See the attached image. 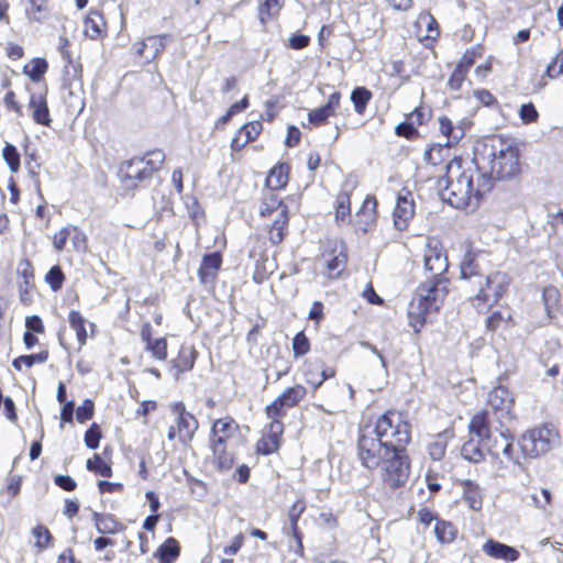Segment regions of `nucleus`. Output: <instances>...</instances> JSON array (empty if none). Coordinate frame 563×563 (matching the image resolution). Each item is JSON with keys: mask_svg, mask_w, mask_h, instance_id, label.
I'll list each match as a JSON object with an SVG mask.
<instances>
[{"mask_svg": "<svg viewBox=\"0 0 563 563\" xmlns=\"http://www.w3.org/2000/svg\"><path fill=\"white\" fill-rule=\"evenodd\" d=\"M410 442V427L396 411L380 416L375 426L361 430L357 457L369 470H379L385 485L396 488L405 485L410 474V463L405 452Z\"/></svg>", "mask_w": 563, "mask_h": 563, "instance_id": "1", "label": "nucleus"}, {"mask_svg": "<svg viewBox=\"0 0 563 563\" xmlns=\"http://www.w3.org/2000/svg\"><path fill=\"white\" fill-rule=\"evenodd\" d=\"M442 199L456 209L474 210L484 194L492 188V181L474 164V158L465 165L461 159H452L446 166V178L439 180Z\"/></svg>", "mask_w": 563, "mask_h": 563, "instance_id": "2", "label": "nucleus"}, {"mask_svg": "<svg viewBox=\"0 0 563 563\" xmlns=\"http://www.w3.org/2000/svg\"><path fill=\"white\" fill-rule=\"evenodd\" d=\"M474 164L490 181L510 179L520 173L519 150L512 140L495 135L476 145Z\"/></svg>", "mask_w": 563, "mask_h": 563, "instance_id": "3", "label": "nucleus"}, {"mask_svg": "<svg viewBox=\"0 0 563 563\" xmlns=\"http://www.w3.org/2000/svg\"><path fill=\"white\" fill-rule=\"evenodd\" d=\"M460 273L461 278L467 282L471 301L478 310L495 306L506 294L510 282L508 275L499 271L483 275L476 263V254L472 251L465 252Z\"/></svg>", "mask_w": 563, "mask_h": 563, "instance_id": "4", "label": "nucleus"}, {"mask_svg": "<svg viewBox=\"0 0 563 563\" xmlns=\"http://www.w3.org/2000/svg\"><path fill=\"white\" fill-rule=\"evenodd\" d=\"M448 278H427L417 288L408 307L409 324L415 332H419L427 321V316L432 311H437L443 303L448 295Z\"/></svg>", "mask_w": 563, "mask_h": 563, "instance_id": "5", "label": "nucleus"}, {"mask_svg": "<svg viewBox=\"0 0 563 563\" xmlns=\"http://www.w3.org/2000/svg\"><path fill=\"white\" fill-rule=\"evenodd\" d=\"M518 443L523 456L538 457L560 444V434L554 427L544 424L527 430Z\"/></svg>", "mask_w": 563, "mask_h": 563, "instance_id": "6", "label": "nucleus"}, {"mask_svg": "<svg viewBox=\"0 0 563 563\" xmlns=\"http://www.w3.org/2000/svg\"><path fill=\"white\" fill-rule=\"evenodd\" d=\"M260 214L262 217H269L276 214L273 224L269 229V240L274 243H280L284 239L285 231L288 224V208L275 194H269L260 207Z\"/></svg>", "mask_w": 563, "mask_h": 563, "instance_id": "7", "label": "nucleus"}, {"mask_svg": "<svg viewBox=\"0 0 563 563\" xmlns=\"http://www.w3.org/2000/svg\"><path fill=\"white\" fill-rule=\"evenodd\" d=\"M485 449L492 457V465L496 474L505 470L508 463L520 464L512 442L504 433L494 437L492 442L485 445Z\"/></svg>", "mask_w": 563, "mask_h": 563, "instance_id": "8", "label": "nucleus"}, {"mask_svg": "<svg viewBox=\"0 0 563 563\" xmlns=\"http://www.w3.org/2000/svg\"><path fill=\"white\" fill-rule=\"evenodd\" d=\"M423 263L427 278H446L444 274L449 267L448 256L443 246L438 241H428L423 254Z\"/></svg>", "mask_w": 563, "mask_h": 563, "instance_id": "9", "label": "nucleus"}, {"mask_svg": "<svg viewBox=\"0 0 563 563\" xmlns=\"http://www.w3.org/2000/svg\"><path fill=\"white\" fill-rule=\"evenodd\" d=\"M172 410L176 416V419L175 426H172L168 430V440L178 438L181 443L189 442L198 429L197 419L186 411L185 406L181 402L175 404Z\"/></svg>", "mask_w": 563, "mask_h": 563, "instance_id": "10", "label": "nucleus"}, {"mask_svg": "<svg viewBox=\"0 0 563 563\" xmlns=\"http://www.w3.org/2000/svg\"><path fill=\"white\" fill-rule=\"evenodd\" d=\"M307 389L302 385H295L286 388L271 405L266 407V415L269 419L285 415L287 408L295 407L306 396Z\"/></svg>", "mask_w": 563, "mask_h": 563, "instance_id": "11", "label": "nucleus"}, {"mask_svg": "<svg viewBox=\"0 0 563 563\" xmlns=\"http://www.w3.org/2000/svg\"><path fill=\"white\" fill-rule=\"evenodd\" d=\"M394 225L399 231H405L415 216L413 196L408 190L398 194L396 206L393 212Z\"/></svg>", "mask_w": 563, "mask_h": 563, "instance_id": "12", "label": "nucleus"}, {"mask_svg": "<svg viewBox=\"0 0 563 563\" xmlns=\"http://www.w3.org/2000/svg\"><path fill=\"white\" fill-rule=\"evenodd\" d=\"M335 375V369L327 366L322 360H313L305 363L303 377L308 385L317 390L324 380L332 378Z\"/></svg>", "mask_w": 563, "mask_h": 563, "instance_id": "13", "label": "nucleus"}, {"mask_svg": "<svg viewBox=\"0 0 563 563\" xmlns=\"http://www.w3.org/2000/svg\"><path fill=\"white\" fill-rule=\"evenodd\" d=\"M283 431V423L273 418L262 439L257 442V451L265 455L276 452L280 445Z\"/></svg>", "mask_w": 563, "mask_h": 563, "instance_id": "14", "label": "nucleus"}, {"mask_svg": "<svg viewBox=\"0 0 563 563\" xmlns=\"http://www.w3.org/2000/svg\"><path fill=\"white\" fill-rule=\"evenodd\" d=\"M167 35H150L134 44L136 53L147 63L154 60L166 47Z\"/></svg>", "mask_w": 563, "mask_h": 563, "instance_id": "15", "label": "nucleus"}, {"mask_svg": "<svg viewBox=\"0 0 563 563\" xmlns=\"http://www.w3.org/2000/svg\"><path fill=\"white\" fill-rule=\"evenodd\" d=\"M482 551L487 556L506 563L515 562L520 556L517 549L494 539H487L482 545Z\"/></svg>", "mask_w": 563, "mask_h": 563, "instance_id": "16", "label": "nucleus"}, {"mask_svg": "<svg viewBox=\"0 0 563 563\" xmlns=\"http://www.w3.org/2000/svg\"><path fill=\"white\" fill-rule=\"evenodd\" d=\"M377 201L374 197H366L362 207L356 212L354 227L362 232L371 230L376 221Z\"/></svg>", "mask_w": 563, "mask_h": 563, "instance_id": "17", "label": "nucleus"}, {"mask_svg": "<svg viewBox=\"0 0 563 563\" xmlns=\"http://www.w3.org/2000/svg\"><path fill=\"white\" fill-rule=\"evenodd\" d=\"M514 396L508 390V388L504 386H497L490 390L488 394V404L495 410L499 411L503 415H509L514 407Z\"/></svg>", "mask_w": 563, "mask_h": 563, "instance_id": "18", "label": "nucleus"}, {"mask_svg": "<svg viewBox=\"0 0 563 563\" xmlns=\"http://www.w3.org/2000/svg\"><path fill=\"white\" fill-rule=\"evenodd\" d=\"M470 437L485 441V445L492 442L488 412L483 410L473 416L468 423Z\"/></svg>", "mask_w": 563, "mask_h": 563, "instance_id": "19", "label": "nucleus"}, {"mask_svg": "<svg viewBox=\"0 0 563 563\" xmlns=\"http://www.w3.org/2000/svg\"><path fill=\"white\" fill-rule=\"evenodd\" d=\"M323 262L327 266L329 277H336L345 267L346 255L343 251L342 243H335L331 252H325L322 255Z\"/></svg>", "mask_w": 563, "mask_h": 563, "instance_id": "20", "label": "nucleus"}, {"mask_svg": "<svg viewBox=\"0 0 563 563\" xmlns=\"http://www.w3.org/2000/svg\"><path fill=\"white\" fill-rule=\"evenodd\" d=\"M222 257L220 253L213 252L203 256L198 272L199 279L202 284L211 283L216 279L221 267Z\"/></svg>", "mask_w": 563, "mask_h": 563, "instance_id": "21", "label": "nucleus"}, {"mask_svg": "<svg viewBox=\"0 0 563 563\" xmlns=\"http://www.w3.org/2000/svg\"><path fill=\"white\" fill-rule=\"evenodd\" d=\"M263 124L261 121H252L244 124L233 137L231 147L233 151H240L251 141H254L262 132Z\"/></svg>", "mask_w": 563, "mask_h": 563, "instance_id": "22", "label": "nucleus"}, {"mask_svg": "<svg viewBox=\"0 0 563 563\" xmlns=\"http://www.w3.org/2000/svg\"><path fill=\"white\" fill-rule=\"evenodd\" d=\"M29 109L31 110L33 120L37 124L49 126L52 120H51L49 110H48L45 95H43V93L31 95L30 102H29Z\"/></svg>", "mask_w": 563, "mask_h": 563, "instance_id": "23", "label": "nucleus"}, {"mask_svg": "<svg viewBox=\"0 0 563 563\" xmlns=\"http://www.w3.org/2000/svg\"><path fill=\"white\" fill-rule=\"evenodd\" d=\"M196 361V351L191 345H181L178 356L172 362L173 375L176 379L184 372L190 371Z\"/></svg>", "mask_w": 563, "mask_h": 563, "instance_id": "24", "label": "nucleus"}, {"mask_svg": "<svg viewBox=\"0 0 563 563\" xmlns=\"http://www.w3.org/2000/svg\"><path fill=\"white\" fill-rule=\"evenodd\" d=\"M238 430V424L230 418H221L213 422L211 429V442L228 443L231 437Z\"/></svg>", "mask_w": 563, "mask_h": 563, "instance_id": "25", "label": "nucleus"}, {"mask_svg": "<svg viewBox=\"0 0 563 563\" xmlns=\"http://www.w3.org/2000/svg\"><path fill=\"white\" fill-rule=\"evenodd\" d=\"M334 210H335V222L339 225L347 224L352 222V216H351V192L343 190L341 191L335 200L334 203Z\"/></svg>", "mask_w": 563, "mask_h": 563, "instance_id": "26", "label": "nucleus"}, {"mask_svg": "<svg viewBox=\"0 0 563 563\" xmlns=\"http://www.w3.org/2000/svg\"><path fill=\"white\" fill-rule=\"evenodd\" d=\"M439 124L441 133L449 139L448 144L459 142L465 134V121L453 123L448 117H441Z\"/></svg>", "mask_w": 563, "mask_h": 563, "instance_id": "27", "label": "nucleus"}, {"mask_svg": "<svg viewBox=\"0 0 563 563\" xmlns=\"http://www.w3.org/2000/svg\"><path fill=\"white\" fill-rule=\"evenodd\" d=\"M484 450H486L485 441L470 437V440L463 444L461 454L470 462L479 463L485 459Z\"/></svg>", "mask_w": 563, "mask_h": 563, "instance_id": "28", "label": "nucleus"}, {"mask_svg": "<svg viewBox=\"0 0 563 563\" xmlns=\"http://www.w3.org/2000/svg\"><path fill=\"white\" fill-rule=\"evenodd\" d=\"M214 463L221 470H230L234 463L233 454L228 451V443L211 442Z\"/></svg>", "mask_w": 563, "mask_h": 563, "instance_id": "29", "label": "nucleus"}, {"mask_svg": "<svg viewBox=\"0 0 563 563\" xmlns=\"http://www.w3.org/2000/svg\"><path fill=\"white\" fill-rule=\"evenodd\" d=\"M463 494L468 506L473 510H479L483 504L482 488L474 481L463 482Z\"/></svg>", "mask_w": 563, "mask_h": 563, "instance_id": "30", "label": "nucleus"}, {"mask_svg": "<svg viewBox=\"0 0 563 563\" xmlns=\"http://www.w3.org/2000/svg\"><path fill=\"white\" fill-rule=\"evenodd\" d=\"M84 26V32L87 36L97 38L102 35L106 22L100 13L92 11L85 19Z\"/></svg>", "mask_w": 563, "mask_h": 563, "instance_id": "31", "label": "nucleus"}, {"mask_svg": "<svg viewBox=\"0 0 563 563\" xmlns=\"http://www.w3.org/2000/svg\"><path fill=\"white\" fill-rule=\"evenodd\" d=\"M288 173L289 167L285 164H279L271 169L267 178L266 184L267 186L273 189L277 190L283 187H285L288 183Z\"/></svg>", "mask_w": 563, "mask_h": 563, "instance_id": "32", "label": "nucleus"}, {"mask_svg": "<svg viewBox=\"0 0 563 563\" xmlns=\"http://www.w3.org/2000/svg\"><path fill=\"white\" fill-rule=\"evenodd\" d=\"M26 15L35 22H43L48 18V5L46 0H26Z\"/></svg>", "mask_w": 563, "mask_h": 563, "instance_id": "33", "label": "nucleus"}, {"mask_svg": "<svg viewBox=\"0 0 563 563\" xmlns=\"http://www.w3.org/2000/svg\"><path fill=\"white\" fill-rule=\"evenodd\" d=\"M96 529L102 534H114L120 530V523L111 515L93 512Z\"/></svg>", "mask_w": 563, "mask_h": 563, "instance_id": "34", "label": "nucleus"}, {"mask_svg": "<svg viewBox=\"0 0 563 563\" xmlns=\"http://www.w3.org/2000/svg\"><path fill=\"white\" fill-rule=\"evenodd\" d=\"M68 321L70 327L76 332L79 346H84L88 338V332L86 329V319L81 316L80 312L71 310L68 316Z\"/></svg>", "mask_w": 563, "mask_h": 563, "instance_id": "35", "label": "nucleus"}, {"mask_svg": "<svg viewBox=\"0 0 563 563\" xmlns=\"http://www.w3.org/2000/svg\"><path fill=\"white\" fill-rule=\"evenodd\" d=\"M433 532L439 542L451 543L455 539L457 530L449 521L437 520Z\"/></svg>", "mask_w": 563, "mask_h": 563, "instance_id": "36", "label": "nucleus"}, {"mask_svg": "<svg viewBox=\"0 0 563 563\" xmlns=\"http://www.w3.org/2000/svg\"><path fill=\"white\" fill-rule=\"evenodd\" d=\"M139 159L142 161V166H144L145 170L151 176L152 173L162 167L165 161V154L161 150H154L147 152L144 156L139 157Z\"/></svg>", "mask_w": 563, "mask_h": 563, "instance_id": "37", "label": "nucleus"}, {"mask_svg": "<svg viewBox=\"0 0 563 563\" xmlns=\"http://www.w3.org/2000/svg\"><path fill=\"white\" fill-rule=\"evenodd\" d=\"M122 176L128 179L144 180L150 177L148 173L142 166V161L133 158L121 169Z\"/></svg>", "mask_w": 563, "mask_h": 563, "instance_id": "38", "label": "nucleus"}, {"mask_svg": "<svg viewBox=\"0 0 563 563\" xmlns=\"http://www.w3.org/2000/svg\"><path fill=\"white\" fill-rule=\"evenodd\" d=\"M448 435L446 433L437 434L428 444V453L433 461H440L446 450Z\"/></svg>", "mask_w": 563, "mask_h": 563, "instance_id": "39", "label": "nucleus"}, {"mask_svg": "<svg viewBox=\"0 0 563 563\" xmlns=\"http://www.w3.org/2000/svg\"><path fill=\"white\" fill-rule=\"evenodd\" d=\"M47 358H48V352L47 351H42V352L36 353V354L22 355V356H19L16 358H14L13 362H12V366L16 371H21L23 366L30 368L34 364H43V363H45L47 361Z\"/></svg>", "mask_w": 563, "mask_h": 563, "instance_id": "40", "label": "nucleus"}, {"mask_svg": "<svg viewBox=\"0 0 563 563\" xmlns=\"http://www.w3.org/2000/svg\"><path fill=\"white\" fill-rule=\"evenodd\" d=\"M371 98L372 92L368 89L364 87L355 88L351 93V101L353 102L354 110L358 114H363Z\"/></svg>", "mask_w": 563, "mask_h": 563, "instance_id": "41", "label": "nucleus"}, {"mask_svg": "<svg viewBox=\"0 0 563 563\" xmlns=\"http://www.w3.org/2000/svg\"><path fill=\"white\" fill-rule=\"evenodd\" d=\"M179 554V547L175 539H167L159 548V562L172 563Z\"/></svg>", "mask_w": 563, "mask_h": 563, "instance_id": "42", "label": "nucleus"}, {"mask_svg": "<svg viewBox=\"0 0 563 563\" xmlns=\"http://www.w3.org/2000/svg\"><path fill=\"white\" fill-rule=\"evenodd\" d=\"M183 199L189 218L198 225L200 221L203 220V211L200 208L198 199L191 195H186Z\"/></svg>", "mask_w": 563, "mask_h": 563, "instance_id": "43", "label": "nucleus"}, {"mask_svg": "<svg viewBox=\"0 0 563 563\" xmlns=\"http://www.w3.org/2000/svg\"><path fill=\"white\" fill-rule=\"evenodd\" d=\"M284 0H262L260 4V19L261 22L264 24L267 19L276 15L282 5Z\"/></svg>", "mask_w": 563, "mask_h": 563, "instance_id": "44", "label": "nucleus"}, {"mask_svg": "<svg viewBox=\"0 0 563 563\" xmlns=\"http://www.w3.org/2000/svg\"><path fill=\"white\" fill-rule=\"evenodd\" d=\"M2 156L12 173L20 168V154L14 145L7 143L2 150Z\"/></svg>", "mask_w": 563, "mask_h": 563, "instance_id": "45", "label": "nucleus"}, {"mask_svg": "<svg viewBox=\"0 0 563 563\" xmlns=\"http://www.w3.org/2000/svg\"><path fill=\"white\" fill-rule=\"evenodd\" d=\"M87 468L102 477H110L112 470L99 455H95L92 459L87 461Z\"/></svg>", "mask_w": 563, "mask_h": 563, "instance_id": "46", "label": "nucleus"}, {"mask_svg": "<svg viewBox=\"0 0 563 563\" xmlns=\"http://www.w3.org/2000/svg\"><path fill=\"white\" fill-rule=\"evenodd\" d=\"M32 536L35 539V547L38 550H44L49 545L52 541V534L49 530L44 526H36L32 529Z\"/></svg>", "mask_w": 563, "mask_h": 563, "instance_id": "47", "label": "nucleus"}, {"mask_svg": "<svg viewBox=\"0 0 563 563\" xmlns=\"http://www.w3.org/2000/svg\"><path fill=\"white\" fill-rule=\"evenodd\" d=\"M542 299L544 302L545 311L551 317L552 310L558 306L560 292L554 286H549L543 289Z\"/></svg>", "mask_w": 563, "mask_h": 563, "instance_id": "48", "label": "nucleus"}, {"mask_svg": "<svg viewBox=\"0 0 563 563\" xmlns=\"http://www.w3.org/2000/svg\"><path fill=\"white\" fill-rule=\"evenodd\" d=\"M417 23L419 26H426L428 38H435L439 35L438 22L430 13H421Z\"/></svg>", "mask_w": 563, "mask_h": 563, "instance_id": "49", "label": "nucleus"}, {"mask_svg": "<svg viewBox=\"0 0 563 563\" xmlns=\"http://www.w3.org/2000/svg\"><path fill=\"white\" fill-rule=\"evenodd\" d=\"M153 357L164 361L167 357V341L164 338L155 339L146 345Z\"/></svg>", "mask_w": 563, "mask_h": 563, "instance_id": "50", "label": "nucleus"}, {"mask_svg": "<svg viewBox=\"0 0 563 563\" xmlns=\"http://www.w3.org/2000/svg\"><path fill=\"white\" fill-rule=\"evenodd\" d=\"M47 69V63L44 59H34L24 67V73L33 80H38Z\"/></svg>", "mask_w": 563, "mask_h": 563, "instance_id": "51", "label": "nucleus"}, {"mask_svg": "<svg viewBox=\"0 0 563 563\" xmlns=\"http://www.w3.org/2000/svg\"><path fill=\"white\" fill-rule=\"evenodd\" d=\"M65 276L59 266H53L45 276V282L52 290L57 291L62 288Z\"/></svg>", "mask_w": 563, "mask_h": 563, "instance_id": "52", "label": "nucleus"}, {"mask_svg": "<svg viewBox=\"0 0 563 563\" xmlns=\"http://www.w3.org/2000/svg\"><path fill=\"white\" fill-rule=\"evenodd\" d=\"M310 350V343L303 332H299L292 339V351L296 357L307 354Z\"/></svg>", "mask_w": 563, "mask_h": 563, "instance_id": "53", "label": "nucleus"}, {"mask_svg": "<svg viewBox=\"0 0 563 563\" xmlns=\"http://www.w3.org/2000/svg\"><path fill=\"white\" fill-rule=\"evenodd\" d=\"M71 235V225H67L57 231L52 239L53 246L56 252H62L65 249L67 240Z\"/></svg>", "mask_w": 563, "mask_h": 563, "instance_id": "54", "label": "nucleus"}, {"mask_svg": "<svg viewBox=\"0 0 563 563\" xmlns=\"http://www.w3.org/2000/svg\"><path fill=\"white\" fill-rule=\"evenodd\" d=\"M71 245L76 252H86L87 250V235L77 227L71 225Z\"/></svg>", "mask_w": 563, "mask_h": 563, "instance_id": "55", "label": "nucleus"}, {"mask_svg": "<svg viewBox=\"0 0 563 563\" xmlns=\"http://www.w3.org/2000/svg\"><path fill=\"white\" fill-rule=\"evenodd\" d=\"M333 114L325 109L323 106L320 108H317L308 113L309 123H311L314 126L322 125L327 122V120L332 117Z\"/></svg>", "mask_w": 563, "mask_h": 563, "instance_id": "56", "label": "nucleus"}, {"mask_svg": "<svg viewBox=\"0 0 563 563\" xmlns=\"http://www.w3.org/2000/svg\"><path fill=\"white\" fill-rule=\"evenodd\" d=\"M519 118L522 121V123L530 124V123H534L538 120L539 113H538L536 107L531 102H529V103H525L520 107Z\"/></svg>", "mask_w": 563, "mask_h": 563, "instance_id": "57", "label": "nucleus"}, {"mask_svg": "<svg viewBox=\"0 0 563 563\" xmlns=\"http://www.w3.org/2000/svg\"><path fill=\"white\" fill-rule=\"evenodd\" d=\"M101 439L100 428L97 423H92L85 433V443L89 449H97Z\"/></svg>", "mask_w": 563, "mask_h": 563, "instance_id": "58", "label": "nucleus"}, {"mask_svg": "<svg viewBox=\"0 0 563 563\" xmlns=\"http://www.w3.org/2000/svg\"><path fill=\"white\" fill-rule=\"evenodd\" d=\"M468 71L462 66H456L449 79V87L452 90H460Z\"/></svg>", "mask_w": 563, "mask_h": 563, "instance_id": "59", "label": "nucleus"}, {"mask_svg": "<svg viewBox=\"0 0 563 563\" xmlns=\"http://www.w3.org/2000/svg\"><path fill=\"white\" fill-rule=\"evenodd\" d=\"M547 75L550 78H556L560 75H563V49L548 65Z\"/></svg>", "mask_w": 563, "mask_h": 563, "instance_id": "60", "label": "nucleus"}, {"mask_svg": "<svg viewBox=\"0 0 563 563\" xmlns=\"http://www.w3.org/2000/svg\"><path fill=\"white\" fill-rule=\"evenodd\" d=\"M93 415V402L89 399H86L81 406H79L76 410V419L78 422L84 423L89 420Z\"/></svg>", "mask_w": 563, "mask_h": 563, "instance_id": "61", "label": "nucleus"}, {"mask_svg": "<svg viewBox=\"0 0 563 563\" xmlns=\"http://www.w3.org/2000/svg\"><path fill=\"white\" fill-rule=\"evenodd\" d=\"M310 43V37L305 34L294 33L288 38V46L292 49H302Z\"/></svg>", "mask_w": 563, "mask_h": 563, "instance_id": "62", "label": "nucleus"}, {"mask_svg": "<svg viewBox=\"0 0 563 563\" xmlns=\"http://www.w3.org/2000/svg\"><path fill=\"white\" fill-rule=\"evenodd\" d=\"M533 505L542 510H545L547 507L551 504V493L547 488H542L539 495L532 496Z\"/></svg>", "mask_w": 563, "mask_h": 563, "instance_id": "63", "label": "nucleus"}, {"mask_svg": "<svg viewBox=\"0 0 563 563\" xmlns=\"http://www.w3.org/2000/svg\"><path fill=\"white\" fill-rule=\"evenodd\" d=\"M54 483L64 490L71 492L76 488V482L68 475H56Z\"/></svg>", "mask_w": 563, "mask_h": 563, "instance_id": "64", "label": "nucleus"}]
</instances>
